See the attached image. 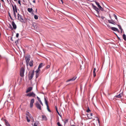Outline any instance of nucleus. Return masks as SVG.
<instances>
[{"mask_svg":"<svg viewBox=\"0 0 126 126\" xmlns=\"http://www.w3.org/2000/svg\"><path fill=\"white\" fill-rule=\"evenodd\" d=\"M107 26H108V27H109V26H108V25H107Z\"/></svg>","mask_w":126,"mask_h":126,"instance_id":"nucleus-55","label":"nucleus"},{"mask_svg":"<svg viewBox=\"0 0 126 126\" xmlns=\"http://www.w3.org/2000/svg\"><path fill=\"white\" fill-rule=\"evenodd\" d=\"M34 75V71H31L29 72L28 75V78L29 80H31L33 77Z\"/></svg>","mask_w":126,"mask_h":126,"instance_id":"nucleus-1","label":"nucleus"},{"mask_svg":"<svg viewBox=\"0 0 126 126\" xmlns=\"http://www.w3.org/2000/svg\"><path fill=\"white\" fill-rule=\"evenodd\" d=\"M63 0H60L62 2V4H63Z\"/></svg>","mask_w":126,"mask_h":126,"instance_id":"nucleus-49","label":"nucleus"},{"mask_svg":"<svg viewBox=\"0 0 126 126\" xmlns=\"http://www.w3.org/2000/svg\"><path fill=\"white\" fill-rule=\"evenodd\" d=\"M0 6H1V3H0Z\"/></svg>","mask_w":126,"mask_h":126,"instance_id":"nucleus-53","label":"nucleus"},{"mask_svg":"<svg viewBox=\"0 0 126 126\" xmlns=\"http://www.w3.org/2000/svg\"><path fill=\"white\" fill-rule=\"evenodd\" d=\"M12 25L13 27V28L14 29H16V26L14 21L12 22Z\"/></svg>","mask_w":126,"mask_h":126,"instance_id":"nucleus-12","label":"nucleus"},{"mask_svg":"<svg viewBox=\"0 0 126 126\" xmlns=\"http://www.w3.org/2000/svg\"><path fill=\"white\" fill-rule=\"evenodd\" d=\"M25 72V69L24 68L21 67L20 70V76L23 77L24 76V73Z\"/></svg>","mask_w":126,"mask_h":126,"instance_id":"nucleus-2","label":"nucleus"},{"mask_svg":"<svg viewBox=\"0 0 126 126\" xmlns=\"http://www.w3.org/2000/svg\"><path fill=\"white\" fill-rule=\"evenodd\" d=\"M26 118L27 120V121L28 122H29L30 121V119H29L28 117L27 116H26Z\"/></svg>","mask_w":126,"mask_h":126,"instance_id":"nucleus-28","label":"nucleus"},{"mask_svg":"<svg viewBox=\"0 0 126 126\" xmlns=\"http://www.w3.org/2000/svg\"><path fill=\"white\" fill-rule=\"evenodd\" d=\"M92 5L93 8L95 10H98V8L96 6L94 5L93 4H92Z\"/></svg>","mask_w":126,"mask_h":126,"instance_id":"nucleus-17","label":"nucleus"},{"mask_svg":"<svg viewBox=\"0 0 126 126\" xmlns=\"http://www.w3.org/2000/svg\"><path fill=\"white\" fill-rule=\"evenodd\" d=\"M7 1H8V0H7Z\"/></svg>","mask_w":126,"mask_h":126,"instance_id":"nucleus-59","label":"nucleus"},{"mask_svg":"<svg viewBox=\"0 0 126 126\" xmlns=\"http://www.w3.org/2000/svg\"><path fill=\"white\" fill-rule=\"evenodd\" d=\"M122 31H121V32L122 33Z\"/></svg>","mask_w":126,"mask_h":126,"instance_id":"nucleus-54","label":"nucleus"},{"mask_svg":"<svg viewBox=\"0 0 126 126\" xmlns=\"http://www.w3.org/2000/svg\"><path fill=\"white\" fill-rule=\"evenodd\" d=\"M90 111H91L90 110V109L88 107V109H87V110L86 111L87 112H88L89 113V112H90Z\"/></svg>","mask_w":126,"mask_h":126,"instance_id":"nucleus-37","label":"nucleus"},{"mask_svg":"<svg viewBox=\"0 0 126 126\" xmlns=\"http://www.w3.org/2000/svg\"><path fill=\"white\" fill-rule=\"evenodd\" d=\"M87 117L88 119H91L92 118L93 114L92 113H88L87 114Z\"/></svg>","mask_w":126,"mask_h":126,"instance_id":"nucleus-10","label":"nucleus"},{"mask_svg":"<svg viewBox=\"0 0 126 126\" xmlns=\"http://www.w3.org/2000/svg\"><path fill=\"white\" fill-rule=\"evenodd\" d=\"M37 98L38 101L43 106V104L42 103V102L40 98L38 96L37 97Z\"/></svg>","mask_w":126,"mask_h":126,"instance_id":"nucleus-16","label":"nucleus"},{"mask_svg":"<svg viewBox=\"0 0 126 126\" xmlns=\"http://www.w3.org/2000/svg\"><path fill=\"white\" fill-rule=\"evenodd\" d=\"M34 100L33 98L31 100L30 104V107L31 108L33 106V104L34 102Z\"/></svg>","mask_w":126,"mask_h":126,"instance_id":"nucleus-7","label":"nucleus"},{"mask_svg":"<svg viewBox=\"0 0 126 126\" xmlns=\"http://www.w3.org/2000/svg\"><path fill=\"white\" fill-rule=\"evenodd\" d=\"M97 121H98V123L99 124H100V122L98 118V117H97Z\"/></svg>","mask_w":126,"mask_h":126,"instance_id":"nucleus-41","label":"nucleus"},{"mask_svg":"<svg viewBox=\"0 0 126 126\" xmlns=\"http://www.w3.org/2000/svg\"><path fill=\"white\" fill-rule=\"evenodd\" d=\"M15 1L16 0H14Z\"/></svg>","mask_w":126,"mask_h":126,"instance_id":"nucleus-57","label":"nucleus"},{"mask_svg":"<svg viewBox=\"0 0 126 126\" xmlns=\"http://www.w3.org/2000/svg\"><path fill=\"white\" fill-rule=\"evenodd\" d=\"M19 36V34L18 33H17L16 34V36L17 37H18Z\"/></svg>","mask_w":126,"mask_h":126,"instance_id":"nucleus-43","label":"nucleus"},{"mask_svg":"<svg viewBox=\"0 0 126 126\" xmlns=\"http://www.w3.org/2000/svg\"><path fill=\"white\" fill-rule=\"evenodd\" d=\"M113 15L115 19H116V20H117V18L116 16L114 14H113Z\"/></svg>","mask_w":126,"mask_h":126,"instance_id":"nucleus-39","label":"nucleus"},{"mask_svg":"<svg viewBox=\"0 0 126 126\" xmlns=\"http://www.w3.org/2000/svg\"><path fill=\"white\" fill-rule=\"evenodd\" d=\"M44 99H45V103L46 105L47 106V107H48V104L47 101V100L45 97Z\"/></svg>","mask_w":126,"mask_h":126,"instance_id":"nucleus-23","label":"nucleus"},{"mask_svg":"<svg viewBox=\"0 0 126 126\" xmlns=\"http://www.w3.org/2000/svg\"><path fill=\"white\" fill-rule=\"evenodd\" d=\"M32 90V87H30L27 89L26 92V93H28L31 91Z\"/></svg>","mask_w":126,"mask_h":126,"instance_id":"nucleus-15","label":"nucleus"},{"mask_svg":"<svg viewBox=\"0 0 126 126\" xmlns=\"http://www.w3.org/2000/svg\"><path fill=\"white\" fill-rule=\"evenodd\" d=\"M1 0V1H2L3 2H4V1L3 0Z\"/></svg>","mask_w":126,"mask_h":126,"instance_id":"nucleus-51","label":"nucleus"},{"mask_svg":"<svg viewBox=\"0 0 126 126\" xmlns=\"http://www.w3.org/2000/svg\"><path fill=\"white\" fill-rule=\"evenodd\" d=\"M34 18L36 19H37L38 18V16L36 15H35L34 16Z\"/></svg>","mask_w":126,"mask_h":126,"instance_id":"nucleus-32","label":"nucleus"},{"mask_svg":"<svg viewBox=\"0 0 126 126\" xmlns=\"http://www.w3.org/2000/svg\"><path fill=\"white\" fill-rule=\"evenodd\" d=\"M35 94L32 92L29 93L26 95L27 96H29V97L32 96L33 97H35Z\"/></svg>","mask_w":126,"mask_h":126,"instance_id":"nucleus-5","label":"nucleus"},{"mask_svg":"<svg viewBox=\"0 0 126 126\" xmlns=\"http://www.w3.org/2000/svg\"><path fill=\"white\" fill-rule=\"evenodd\" d=\"M39 122L37 121H36L35 123L34 124L33 126H37V124Z\"/></svg>","mask_w":126,"mask_h":126,"instance_id":"nucleus-26","label":"nucleus"},{"mask_svg":"<svg viewBox=\"0 0 126 126\" xmlns=\"http://www.w3.org/2000/svg\"><path fill=\"white\" fill-rule=\"evenodd\" d=\"M40 68H38V69L37 70H36V72L37 73H38V72L40 71Z\"/></svg>","mask_w":126,"mask_h":126,"instance_id":"nucleus-33","label":"nucleus"},{"mask_svg":"<svg viewBox=\"0 0 126 126\" xmlns=\"http://www.w3.org/2000/svg\"><path fill=\"white\" fill-rule=\"evenodd\" d=\"M33 2L34 3H35V0H33Z\"/></svg>","mask_w":126,"mask_h":126,"instance_id":"nucleus-48","label":"nucleus"},{"mask_svg":"<svg viewBox=\"0 0 126 126\" xmlns=\"http://www.w3.org/2000/svg\"><path fill=\"white\" fill-rule=\"evenodd\" d=\"M13 15L14 17H16V15L15 12L14 11L13 12Z\"/></svg>","mask_w":126,"mask_h":126,"instance_id":"nucleus-38","label":"nucleus"},{"mask_svg":"<svg viewBox=\"0 0 126 126\" xmlns=\"http://www.w3.org/2000/svg\"><path fill=\"white\" fill-rule=\"evenodd\" d=\"M43 63H40L38 66V68H41L43 66Z\"/></svg>","mask_w":126,"mask_h":126,"instance_id":"nucleus-25","label":"nucleus"},{"mask_svg":"<svg viewBox=\"0 0 126 126\" xmlns=\"http://www.w3.org/2000/svg\"><path fill=\"white\" fill-rule=\"evenodd\" d=\"M122 95V94H120L117 95L115 96V97H116L119 98H120L121 97Z\"/></svg>","mask_w":126,"mask_h":126,"instance_id":"nucleus-22","label":"nucleus"},{"mask_svg":"<svg viewBox=\"0 0 126 126\" xmlns=\"http://www.w3.org/2000/svg\"><path fill=\"white\" fill-rule=\"evenodd\" d=\"M96 11L97 12V13H99V9L98 10H96Z\"/></svg>","mask_w":126,"mask_h":126,"instance_id":"nucleus-47","label":"nucleus"},{"mask_svg":"<svg viewBox=\"0 0 126 126\" xmlns=\"http://www.w3.org/2000/svg\"><path fill=\"white\" fill-rule=\"evenodd\" d=\"M35 105L37 109L40 110H42L41 106L38 102H36Z\"/></svg>","mask_w":126,"mask_h":126,"instance_id":"nucleus-4","label":"nucleus"},{"mask_svg":"<svg viewBox=\"0 0 126 126\" xmlns=\"http://www.w3.org/2000/svg\"><path fill=\"white\" fill-rule=\"evenodd\" d=\"M47 109L48 110V111H49V112H50L51 111L49 110V108H48V107H47Z\"/></svg>","mask_w":126,"mask_h":126,"instance_id":"nucleus-42","label":"nucleus"},{"mask_svg":"<svg viewBox=\"0 0 126 126\" xmlns=\"http://www.w3.org/2000/svg\"><path fill=\"white\" fill-rule=\"evenodd\" d=\"M5 124L7 126H11L10 124L9 123L8 121L6 120H5Z\"/></svg>","mask_w":126,"mask_h":126,"instance_id":"nucleus-19","label":"nucleus"},{"mask_svg":"<svg viewBox=\"0 0 126 126\" xmlns=\"http://www.w3.org/2000/svg\"><path fill=\"white\" fill-rule=\"evenodd\" d=\"M111 29L112 30L114 31H117V32H119L118 29L117 28H116L115 27H111Z\"/></svg>","mask_w":126,"mask_h":126,"instance_id":"nucleus-13","label":"nucleus"},{"mask_svg":"<svg viewBox=\"0 0 126 126\" xmlns=\"http://www.w3.org/2000/svg\"><path fill=\"white\" fill-rule=\"evenodd\" d=\"M18 19L21 22H23L24 20L22 18V16L20 15L18 13Z\"/></svg>","mask_w":126,"mask_h":126,"instance_id":"nucleus-6","label":"nucleus"},{"mask_svg":"<svg viewBox=\"0 0 126 126\" xmlns=\"http://www.w3.org/2000/svg\"><path fill=\"white\" fill-rule=\"evenodd\" d=\"M77 77H73L72 78L69 79L67 80L66 81V82H68L70 81H73Z\"/></svg>","mask_w":126,"mask_h":126,"instance_id":"nucleus-11","label":"nucleus"},{"mask_svg":"<svg viewBox=\"0 0 126 126\" xmlns=\"http://www.w3.org/2000/svg\"><path fill=\"white\" fill-rule=\"evenodd\" d=\"M108 21L109 23L114 25H115L116 24V23L113 20H108Z\"/></svg>","mask_w":126,"mask_h":126,"instance_id":"nucleus-14","label":"nucleus"},{"mask_svg":"<svg viewBox=\"0 0 126 126\" xmlns=\"http://www.w3.org/2000/svg\"><path fill=\"white\" fill-rule=\"evenodd\" d=\"M27 115H28L29 117H30V119H32L33 120H33H34L33 119V117L32 116H29V115H28L27 114Z\"/></svg>","mask_w":126,"mask_h":126,"instance_id":"nucleus-36","label":"nucleus"},{"mask_svg":"<svg viewBox=\"0 0 126 126\" xmlns=\"http://www.w3.org/2000/svg\"><path fill=\"white\" fill-rule=\"evenodd\" d=\"M68 122V120L67 119H66L64 122V124H65L66 123H67Z\"/></svg>","mask_w":126,"mask_h":126,"instance_id":"nucleus-35","label":"nucleus"},{"mask_svg":"<svg viewBox=\"0 0 126 126\" xmlns=\"http://www.w3.org/2000/svg\"><path fill=\"white\" fill-rule=\"evenodd\" d=\"M109 16L110 17V18H111V16H110V15H109Z\"/></svg>","mask_w":126,"mask_h":126,"instance_id":"nucleus-50","label":"nucleus"},{"mask_svg":"<svg viewBox=\"0 0 126 126\" xmlns=\"http://www.w3.org/2000/svg\"><path fill=\"white\" fill-rule=\"evenodd\" d=\"M9 16L12 19V17H11V16L10 15L9 13Z\"/></svg>","mask_w":126,"mask_h":126,"instance_id":"nucleus-46","label":"nucleus"},{"mask_svg":"<svg viewBox=\"0 0 126 126\" xmlns=\"http://www.w3.org/2000/svg\"><path fill=\"white\" fill-rule=\"evenodd\" d=\"M30 55H28L26 56L25 58L26 64L27 66L28 65L29 62L30 60Z\"/></svg>","mask_w":126,"mask_h":126,"instance_id":"nucleus-3","label":"nucleus"},{"mask_svg":"<svg viewBox=\"0 0 126 126\" xmlns=\"http://www.w3.org/2000/svg\"><path fill=\"white\" fill-rule=\"evenodd\" d=\"M42 117L43 120L45 121H47V118L44 115H42Z\"/></svg>","mask_w":126,"mask_h":126,"instance_id":"nucleus-18","label":"nucleus"},{"mask_svg":"<svg viewBox=\"0 0 126 126\" xmlns=\"http://www.w3.org/2000/svg\"><path fill=\"white\" fill-rule=\"evenodd\" d=\"M57 124L58 126H62V125L59 122H57Z\"/></svg>","mask_w":126,"mask_h":126,"instance_id":"nucleus-29","label":"nucleus"},{"mask_svg":"<svg viewBox=\"0 0 126 126\" xmlns=\"http://www.w3.org/2000/svg\"><path fill=\"white\" fill-rule=\"evenodd\" d=\"M96 70V68H94L93 71V74L94 77H95L96 76V73L95 72Z\"/></svg>","mask_w":126,"mask_h":126,"instance_id":"nucleus-20","label":"nucleus"},{"mask_svg":"<svg viewBox=\"0 0 126 126\" xmlns=\"http://www.w3.org/2000/svg\"><path fill=\"white\" fill-rule=\"evenodd\" d=\"M56 111L57 112V113H58V115L61 116V115H60V114L59 112H58V110H57V109L56 107Z\"/></svg>","mask_w":126,"mask_h":126,"instance_id":"nucleus-31","label":"nucleus"},{"mask_svg":"<svg viewBox=\"0 0 126 126\" xmlns=\"http://www.w3.org/2000/svg\"><path fill=\"white\" fill-rule=\"evenodd\" d=\"M72 1H73L74 0H71Z\"/></svg>","mask_w":126,"mask_h":126,"instance_id":"nucleus-58","label":"nucleus"},{"mask_svg":"<svg viewBox=\"0 0 126 126\" xmlns=\"http://www.w3.org/2000/svg\"><path fill=\"white\" fill-rule=\"evenodd\" d=\"M123 37L124 39L126 41V35L124 34L123 35Z\"/></svg>","mask_w":126,"mask_h":126,"instance_id":"nucleus-27","label":"nucleus"},{"mask_svg":"<svg viewBox=\"0 0 126 126\" xmlns=\"http://www.w3.org/2000/svg\"><path fill=\"white\" fill-rule=\"evenodd\" d=\"M27 10L29 12L31 13L32 11V8H28V9Z\"/></svg>","mask_w":126,"mask_h":126,"instance_id":"nucleus-24","label":"nucleus"},{"mask_svg":"<svg viewBox=\"0 0 126 126\" xmlns=\"http://www.w3.org/2000/svg\"><path fill=\"white\" fill-rule=\"evenodd\" d=\"M102 18L103 19H104V17H102Z\"/></svg>","mask_w":126,"mask_h":126,"instance_id":"nucleus-52","label":"nucleus"},{"mask_svg":"<svg viewBox=\"0 0 126 126\" xmlns=\"http://www.w3.org/2000/svg\"><path fill=\"white\" fill-rule=\"evenodd\" d=\"M12 6L13 7V12H17L16 6V5H14V6L12 4Z\"/></svg>","mask_w":126,"mask_h":126,"instance_id":"nucleus-9","label":"nucleus"},{"mask_svg":"<svg viewBox=\"0 0 126 126\" xmlns=\"http://www.w3.org/2000/svg\"><path fill=\"white\" fill-rule=\"evenodd\" d=\"M118 26L119 28V29H120L121 31H122V29L121 28V27L119 25H118Z\"/></svg>","mask_w":126,"mask_h":126,"instance_id":"nucleus-40","label":"nucleus"},{"mask_svg":"<svg viewBox=\"0 0 126 126\" xmlns=\"http://www.w3.org/2000/svg\"><path fill=\"white\" fill-rule=\"evenodd\" d=\"M29 65L30 66H32L33 64V61H31L29 63Z\"/></svg>","mask_w":126,"mask_h":126,"instance_id":"nucleus-21","label":"nucleus"},{"mask_svg":"<svg viewBox=\"0 0 126 126\" xmlns=\"http://www.w3.org/2000/svg\"><path fill=\"white\" fill-rule=\"evenodd\" d=\"M39 75V74L38 73H36V78H37L38 77Z\"/></svg>","mask_w":126,"mask_h":126,"instance_id":"nucleus-34","label":"nucleus"},{"mask_svg":"<svg viewBox=\"0 0 126 126\" xmlns=\"http://www.w3.org/2000/svg\"><path fill=\"white\" fill-rule=\"evenodd\" d=\"M8 27L11 29V30H13V28H12V26L10 24H9V26H8Z\"/></svg>","mask_w":126,"mask_h":126,"instance_id":"nucleus-30","label":"nucleus"},{"mask_svg":"<svg viewBox=\"0 0 126 126\" xmlns=\"http://www.w3.org/2000/svg\"><path fill=\"white\" fill-rule=\"evenodd\" d=\"M0 126H1V125L0 124Z\"/></svg>","mask_w":126,"mask_h":126,"instance_id":"nucleus-56","label":"nucleus"},{"mask_svg":"<svg viewBox=\"0 0 126 126\" xmlns=\"http://www.w3.org/2000/svg\"><path fill=\"white\" fill-rule=\"evenodd\" d=\"M95 3L98 6V8L102 11L103 10V9L100 5L99 3L97 1H95Z\"/></svg>","mask_w":126,"mask_h":126,"instance_id":"nucleus-8","label":"nucleus"},{"mask_svg":"<svg viewBox=\"0 0 126 126\" xmlns=\"http://www.w3.org/2000/svg\"><path fill=\"white\" fill-rule=\"evenodd\" d=\"M50 66L49 65H48L47 66V68H48L50 67Z\"/></svg>","mask_w":126,"mask_h":126,"instance_id":"nucleus-44","label":"nucleus"},{"mask_svg":"<svg viewBox=\"0 0 126 126\" xmlns=\"http://www.w3.org/2000/svg\"><path fill=\"white\" fill-rule=\"evenodd\" d=\"M18 3L20 5H21V4L20 3V0H19L18 1Z\"/></svg>","mask_w":126,"mask_h":126,"instance_id":"nucleus-45","label":"nucleus"},{"mask_svg":"<svg viewBox=\"0 0 126 126\" xmlns=\"http://www.w3.org/2000/svg\"><path fill=\"white\" fill-rule=\"evenodd\" d=\"M28 0V1H29V0Z\"/></svg>","mask_w":126,"mask_h":126,"instance_id":"nucleus-60","label":"nucleus"}]
</instances>
